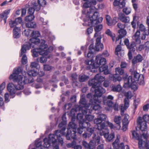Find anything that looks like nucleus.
Wrapping results in <instances>:
<instances>
[{"mask_svg":"<svg viewBox=\"0 0 149 149\" xmlns=\"http://www.w3.org/2000/svg\"><path fill=\"white\" fill-rule=\"evenodd\" d=\"M22 67L14 69L12 74L9 77V79H12L14 82H17L19 84L22 85L23 87L25 84L31 83L34 81L32 77L27 79L24 75V73H22Z\"/></svg>","mask_w":149,"mask_h":149,"instance_id":"obj_3","label":"nucleus"},{"mask_svg":"<svg viewBox=\"0 0 149 149\" xmlns=\"http://www.w3.org/2000/svg\"><path fill=\"white\" fill-rule=\"evenodd\" d=\"M91 99L90 100V103L89 104V108L87 109L88 111L91 112L92 110H96L100 109V104L101 102V100L100 99L94 100Z\"/></svg>","mask_w":149,"mask_h":149,"instance_id":"obj_14","label":"nucleus"},{"mask_svg":"<svg viewBox=\"0 0 149 149\" xmlns=\"http://www.w3.org/2000/svg\"><path fill=\"white\" fill-rule=\"evenodd\" d=\"M10 12V10H5L2 14L0 15V21L3 19L4 23L6 22V19L8 17V15Z\"/></svg>","mask_w":149,"mask_h":149,"instance_id":"obj_31","label":"nucleus"},{"mask_svg":"<svg viewBox=\"0 0 149 149\" xmlns=\"http://www.w3.org/2000/svg\"><path fill=\"white\" fill-rule=\"evenodd\" d=\"M89 78L88 76L85 75H79V80L80 82H84L87 80Z\"/></svg>","mask_w":149,"mask_h":149,"instance_id":"obj_43","label":"nucleus"},{"mask_svg":"<svg viewBox=\"0 0 149 149\" xmlns=\"http://www.w3.org/2000/svg\"><path fill=\"white\" fill-rule=\"evenodd\" d=\"M40 36V34L38 31H33L31 35V36L32 38L30 39L29 43L26 45L28 46L32 45L31 47H34L35 45H37L39 43L40 40L37 38Z\"/></svg>","mask_w":149,"mask_h":149,"instance_id":"obj_11","label":"nucleus"},{"mask_svg":"<svg viewBox=\"0 0 149 149\" xmlns=\"http://www.w3.org/2000/svg\"><path fill=\"white\" fill-rule=\"evenodd\" d=\"M43 147L45 148H48L50 146L51 143L47 138H45L43 140Z\"/></svg>","mask_w":149,"mask_h":149,"instance_id":"obj_40","label":"nucleus"},{"mask_svg":"<svg viewBox=\"0 0 149 149\" xmlns=\"http://www.w3.org/2000/svg\"><path fill=\"white\" fill-rule=\"evenodd\" d=\"M138 118H140L142 120V121H145L149 123V116L147 115H145L143 116L142 118L141 117H139Z\"/></svg>","mask_w":149,"mask_h":149,"instance_id":"obj_49","label":"nucleus"},{"mask_svg":"<svg viewBox=\"0 0 149 149\" xmlns=\"http://www.w3.org/2000/svg\"><path fill=\"white\" fill-rule=\"evenodd\" d=\"M105 33L107 35L110 36L112 38L113 40L114 41L115 36V34L113 35L111 31L109 29H107Z\"/></svg>","mask_w":149,"mask_h":149,"instance_id":"obj_52","label":"nucleus"},{"mask_svg":"<svg viewBox=\"0 0 149 149\" xmlns=\"http://www.w3.org/2000/svg\"><path fill=\"white\" fill-rule=\"evenodd\" d=\"M45 43V40H41L39 48L34 49L32 51V56L33 57H37L38 53L41 55H47L49 53L47 49L48 45Z\"/></svg>","mask_w":149,"mask_h":149,"instance_id":"obj_6","label":"nucleus"},{"mask_svg":"<svg viewBox=\"0 0 149 149\" xmlns=\"http://www.w3.org/2000/svg\"><path fill=\"white\" fill-rule=\"evenodd\" d=\"M136 43L134 42H133L131 43L130 45H129L127 46V47L130 49V50L132 52H134L135 50V49L134 47L136 46Z\"/></svg>","mask_w":149,"mask_h":149,"instance_id":"obj_41","label":"nucleus"},{"mask_svg":"<svg viewBox=\"0 0 149 149\" xmlns=\"http://www.w3.org/2000/svg\"><path fill=\"white\" fill-rule=\"evenodd\" d=\"M121 119V117L120 116H116L114 117V122L117 125V126H116L117 130H119L120 128Z\"/></svg>","mask_w":149,"mask_h":149,"instance_id":"obj_27","label":"nucleus"},{"mask_svg":"<svg viewBox=\"0 0 149 149\" xmlns=\"http://www.w3.org/2000/svg\"><path fill=\"white\" fill-rule=\"evenodd\" d=\"M129 118V116L127 114H125L123 119L122 120V123L126 124H128L129 121L128 119Z\"/></svg>","mask_w":149,"mask_h":149,"instance_id":"obj_45","label":"nucleus"},{"mask_svg":"<svg viewBox=\"0 0 149 149\" xmlns=\"http://www.w3.org/2000/svg\"><path fill=\"white\" fill-rule=\"evenodd\" d=\"M115 135L114 133H112L110 134L109 135V136L108 139H107V141H111L112 139L114 138Z\"/></svg>","mask_w":149,"mask_h":149,"instance_id":"obj_63","label":"nucleus"},{"mask_svg":"<svg viewBox=\"0 0 149 149\" xmlns=\"http://www.w3.org/2000/svg\"><path fill=\"white\" fill-rule=\"evenodd\" d=\"M103 0H91L90 1H87L83 4V7L84 8H90L89 11H87L86 9L82 10V13L85 14L89 17V19L86 22L84 20L85 23L83 24L84 26H91L102 22L103 18L102 17H98L99 13L96 10H97V8L95 7L97 2H101Z\"/></svg>","mask_w":149,"mask_h":149,"instance_id":"obj_1","label":"nucleus"},{"mask_svg":"<svg viewBox=\"0 0 149 149\" xmlns=\"http://www.w3.org/2000/svg\"><path fill=\"white\" fill-rule=\"evenodd\" d=\"M129 100L127 98H125L124 99V106L125 107V109H126L129 107Z\"/></svg>","mask_w":149,"mask_h":149,"instance_id":"obj_62","label":"nucleus"},{"mask_svg":"<svg viewBox=\"0 0 149 149\" xmlns=\"http://www.w3.org/2000/svg\"><path fill=\"white\" fill-rule=\"evenodd\" d=\"M93 139L90 141L89 144L86 141L82 142L83 145L86 149H95L96 145L99 143L100 141V136L94 134Z\"/></svg>","mask_w":149,"mask_h":149,"instance_id":"obj_9","label":"nucleus"},{"mask_svg":"<svg viewBox=\"0 0 149 149\" xmlns=\"http://www.w3.org/2000/svg\"><path fill=\"white\" fill-rule=\"evenodd\" d=\"M81 107L80 106H78L77 107L76 109H75V111L76 112L79 111H81L82 113H79L77 114V118L78 120H79V125L81 126H83V125H85V124H86L88 126V125H90V124L89 122H86L85 120H84L83 119V116L85 114H86L87 112L88 111V110L86 109V113H82L81 109Z\"/></svg>","mask_w":149,"mask_h":149,"instance_id":"obj_12","label":"nucleus"},{"mask_svg":"<svg viewBox=\"0 0 149 149\" xmlns=\"http://www.w3.org/2000/svg\"><path fill=\"white\" fill-rule=\"evenodd\" d=\"M93 46V45L92 44L90 45L89 47V51L87 54V57L88 58H91L93 56V52L91 50L92 49H94Z\"/></svg>","mask_w":149,"mask_h":149,"instance_id":"obj_42","label":"nucleus"},{"mask_svg":"<svg viewBox=\"0 0 149 149\" xmlns=\"http://www.w3.org/2000/svg\"><path fill=\"white\" fill-rule=\"evenodd\" d=\"M87 131L88 132H89V133L88 134L85 132L82 135L83 137L85 138H87V137H89L91 136V134L93 133L94 129L93 127H90L91 125H88V126L87 125Z\"/></svg>","mask_w":149,"mask_h":149,"instance_id":"obj_26","label":"nucleus"},{"mask_svg":"<svg viewBox=\"0 0 149 149\" xmlns=\"http://www.w3.org/2000/svg\"><path fill=\"white\" fill-rule=\"evenodd\" d=\"M17 86H15L13 83H9L7 86L8 91L9 92L11 95H14L17 90H21L23 88L22 85L18 83Z\"/></svg>","mask_w":149,"mask_h":149,"instance_id":"obj_13","label":"nucleus"},{"mask_svg":"<svg viewBox=\"0 0 149 149\" xmlns=\"http://www.w3.org/2000/svg\"><path fill=\"white\" fill-rule=\"evenodd\" d=\"M34 17L33 15L29 14V15L26 17L25 21L26 22H30L33 19Z\"/></svg>","mask_w":149,"mask_h":149,"instance_id":"obj_51","label":"nucleus"},{"mask_svg":"<svg viewBox=\"0 0 149 149\" xmlns=\"http://www.w3.org/2000/svg\"><path fill=\"white\" fill-rule=\"evenodd\" d=\"M106 20L108 25L109 26H111L114 25L117 22L116 18L114 17L112 19L110 17L109 15L106 16Z\"/></svg>","mask_w":149,"mask_h":149,"instance_id":"obj_23","label":"nucleus"},{"mask_svg":"<svg viewBox=\"0 0 149 149\" xmlns=\"http://www.w3.org/2000/svg\"><path fill=\"white\" fill-rule=\"evenodd\" d=\"M13 36L15 38H19L21 35V31L20 28L15 27L13 30Z\"/></svg>","mask_w":149,"mask_h":149,"instance_id":"obj_29","label":"nucleus"},{"mask_svg":"<svg viewBox=\"0 0 149 149\" xmlns=\"http://www.w3.org/2000/svg\"><path fill=\"white\" fill-rule=\"evenodd\" d=\"M142 120L140 118H138L137 120L138 125L139 126L142 132H146L148 128L146 123Z\"/></svg>","mask_w":149,"mask_h":149,"instance_id":"obj_20","label":"nucleus"},{"mask_svg":"<svg viewBox=\"0 0 149 149\" xmlns=\"http://www.w3.org/2000/svg\"><path fill=\"white\" fill-rule=\"evenodd\" d=\"M6 87V83L5 82H3L0 85V95L1 94L2 91Z\"/></svg>","mask_w":149,"mask_h":149,"instance_id":"obj_60","label":"nucleus"},{"mask_svg":"<svg viewBox=\"0 0 149 149\" xmlns=\"http://www.w3.org/2000/svg\"><path fill=\"white\" fill-rule=\"evenodd\" d=\"M139 30L142 32H143L144 34L148 35L149 34V28L146 29L145 26L142 24H141L139 26Z\"/></svg>","mask_w":149,"mask_h":149,"instance_id":"obj_36","label":"nucleus"},{"mask_svg":"<svg viewBox=\"0 0 149 149\" xmlns=\"http://www.w3.org/2000/svg\"><path fill=\"white\" fill-rule=\"evenodd\" d=\"M76 144V142L75 141H73L71 143H69L66 145V146L68 148H74V146Z\"/></svg>","mask_w":149,"mask_h":149,"instance_id":"obj_64","label":"nucleus"},{"mask_svg":"<svg viewBox=\"0 0 149 149\" xmlns=\"http://www.w3.org/2000/svg\"><path fill=\"white\" fill-rule=\"evenodd\" d=\"M122 89V87L119 84L116 86L113 85L112 86V91L114 92H119Z\"/></svg>","mask_w":149,"mask_h":149,"instance_id":"obj_37","label":"nucleus"},{"mask_svg":"<svg viewBox=\"0 0 149 149\" xmlns=\"http://www.w3.org/2000/svg\"><path fill=\"white\" fill-rule=\"evenodd\" d=\"M115 71L116 73H118L120 75H123V79H124V80L125 79L127 78L128 75L127 73H124V70L122 68L119 67L116 68Z\"/></svg>","mask_w":149,"mask_h":149,"instance_id":"obj_24","label":"nucleus"},{"mask_svg":"<svg viewBox=\"0 0 149 149\" xmlns=\"http://www.w3.org/2000/svg\"><path fill=\"white\" fill-rule=\"evenodd\" d=\"M95 61L96 62V66L97 68L100 65H105L106 60L105 58H102L101 56L100 55H97L95 58Z\"/></svg>","mask_w":149,"mask_h":149,"instance_id":"obj_19","label":"nucleus"},{"mask_svg":"<svg viewBox=\"0 0 149 149\" xmlns=\"http://www.w3.org/2000/svg\"><path fill=\"white\" fill-rule=\"evenodd\" d=\"M103 102L104 104H106L109 107L112 106L113 104L111 100H107V99H105V98L104 99Z\"/></svg>","mask_w":149,"mask_h":149,"instance_id":"obj_48","label":"nucleus"},{"mask_svg":"<svg viewBox=\"0 0 149 149\" xmlns=\"http://www.w3.org/2000/svg\"><path fill=\"white\" fill-rule=\"evenodd\" d=\"M143 60V58L142 56L140 55H138L135 57H134L132 61L133 64L134 65L136 63L141 62Z\"/></svg>","mask_w":149,"mask_h":149,"instance_id":"obj_35","label":"nucleus"},{"mask_svg":"<svg viewBox=\"0 0 149 149\" xmlns=\"http://www.w3.org/2000/svg\"><path fill=\"white\" fill-rule=\"evenodd\" d=\"M102 130H100V132H99V134L101 136H104V137L107 140V139H108L109 136V133L108 132H105Z\"/></svg>","mask_w":149,"mask_h":149,"instance_id":"obj_50","label":"nucleus"},{"mask_svg":"<svg viewBox=\"0 0 149 149\" xmlns=\"http://www.w3.org/2000/svg\"><path fill=\"white\" fill-rule=\"evenodd\" d=\"M83 126H80L79 125V127L77 129L78 130V133L79 134H81L84 131V129L85 128V127H86V124H85V125H84Z\"/></svg>","mask_w":149,"mask_h":149,"instance_id":"obj_53","label":"nucleus"},{"mask_svg":"<svg viewBox=\"0 0 149 149\" xmlns=\"http://www.w3.org/2000/svg\"><path fill=\"white\" fill-rule=\"evenodd\" d=\"M140 35V31H137L132 37L133 40L138 44H140L141 43Z\"/></svg>","mask_w":149,"mask_h":149,"instance_id":"obj_30","label":"nucleus"},{"mask_svg":"<svg viewBox=\"0 0 149 149\" xmlns=\"http://www.w3.org/2000/svg\"><path fill=\"white\" fill-rule=\"evenodd\" d=\"M105 80L104 77L101 76L100 74H97L93 79L90 80L88 81V85L91 86L93 85H97V84H99V86H101V83Z\"/></svg>","mask_w":149,"mask_h":149,"instance_id":"obj_15","label":"nucleus"},{"mask_svg":"<svg viewBox=\"0 0 149 149\" xmlns=\"http://www.w3.org/2000/svg\"><path fill=\"white\" fill-rule=\"evenodd\" d=\"M79 102L81 104L83 105H84V106H82L81 105L79 106H81V109L82 113L84 114L86 113V109L87 110V109L89 108V104H86V100L84 98H81L80 99Z\"/></svg>","mask_w":149,"mask_h":149,"instance_id":"obj_21","label":"nucleus"},{"mask_svg":"<svg viewBox=\"0 0 149 149\" xmlns=\"http://www.w3.org/2000/svg\"><path fill=\"white\" fill-rule=\"evenodd\" d=\"M85 63L88 65L86 68L87 69L90 70L91 72H95L97 70L95 60L94 62L93 60L87 59L85 61Z\"/></svg>","mask_w":149,"mask_h":149,"instance_id":"obj_18","label":"nucleus"},{"mask_svg":"<svg viewBox=\"0 0 149 149\" xmlns=\"http://www.w3.org/2000/svg\"><path fill=\"white\" fill-rule=\"evenodd\" d=\"M125 96L126 97L125 98H127L129 100L132 97L133 95L132 92L129 91L125 93Z\"/></svg>","mask_w":149,"mask_h":149,"instance_id":"obj_54","label":"nucleus"},{"mask_svg":"<svg viewBox=\"0 0 149 149\" xmlns=\"http://www.w3.org/2000/svg\"><path fill=\"white\" fill-rule=\"evenodd\" d=\"M65 115H64L62 117V121L59 124L58 127L61 128V130H57L56 131V134L57 136L58 139V142L61 145L63 146V139L61 137L65 135V131L66 129L65 125L66 124V122L65 118Z\"/></svg>","mask_w":149,"mask_h":149,"instance_id":"obj_5","label":"nucleus"},{"mask_svg":"<svg viewBox=\"0 0 149 149\" xmlns=\"http://www.w3.org/2000/svg\"><path fill=\"white\" fill-rule=\"evenodd\" d=\"M94 117L92 115L87 114L85 116V118L86 120L89 121H92L94 119Z\"/></svg>","mask_w":149,"mask_h":149,"instance_id":"obj_55","label":"nucleus"},{"mask_svg":"<svg viewBox=\"0 0 149 149\" xmlns=\"http://www.w3.org/2000/svg\"><path fill=\"white\" fill-rule=\"evenodd\" d=\"M118 37L116 39V43H117L120 39L123 38L126 34V31L125 29L119 30H118Z\"/></svg>","mask_w":149,"mask_h":149,"instance_id":"obj_25","label":"nucleus"},{"mask_svg":"<svg viewBox=\"0 0 149 149\" xmlns=\"http://www.w3.org/2000/svg\"><path fill=\"white\" fill-rule=\"evenodd\" d=\"M106 118L107 116L105 115L100 113L98 115L97 118L94 120V123L96 124L97 128L98 130H102L106 128L105 124L102 122L106 120Z\"/></svg>","mask_w":149,"mask_h":149,"instance_id":"obj_10","label":"nucleus"},{"mask_svg":"<svg viewBox=\"0 0 149 149\" xmlns=\"http://www.w3.org/2000/svg\"><path fill=\"white\" fill-rule=\"evenodd\" d=\"M102 28V25L100 24L97 26L94 29L95 31L96 32H100V31Z\"/></svg>","mask_w":149,"mask_h":149,"instance_id":"obj_59","label":"nucleus"},{"mask_svg":"<svg viewBox=\"0 0 149 149\" xmlns=\"http://www.w3.org/2000/svg\"><path fill=\"white\" fill-rule=\"evenodd\" d=\"M122 52V54L120 55L122 56L124 54V52L121 50V46L120 45H118L116 48L115 54L116 55H118L119 54H120L121 52Z\"/></svg>","mask_w":149,"mask_h":149,"instance_id":"obj_38","label":"nucleus"},{"mask_svg":"<svg viewBox=\"0 0 149 149\" xmlns=\"http://www.w3.org/2000/svg\"><path fill=\"white\" fill-rule=\"evenodd\" d=\"M26 26L29 28H34L36 26V23L34 22H29L26 24Z\"/></svg>","mask_w":149,"mask_h":149,"instance_id":"obj_39","label":"nucleus"},{"mask_svg":"<svg viewBox=\"0 0 149 149\" xmlns=\"http://www.w3.org/2000/svg\"><path fill=\"white\" fill-rule=\"evenodd\" d=\"M35 145L36 147V148L37 149V148H39L40 147L41 148L42 147H43L42 146V143L41 142L40 140H36L35 141Z\"/></svg>","mask_w":149,"mask_h":149,"instance_id":"obj_58","label":"nucleus"},{"mask_svg":"<svg viewBox=\"0 0 149 149\" xmlns=\"http://www.w3.org/2000/svg\"><path fill=\"white\" fill-rule=\"evenodd\" d=\"M100 34V32H95L94 35V37H97L94 50L97 51H100V49H102L104 48L103 45L101 43V39L102 37Z\"/></svg>","mask_w":149,"mask_h":149,"instance_id":"obj_16","label":"nucleus"},{"mask_svg":"<svg viewBox=\"0 0 149 149\" xmlns=\"http://www.w3.org/2000/svg\"><path fill=\"white\" fill-rule=\"evenodd\" d=\"M39 66V65L38 63L33 62H31L30 66L32 68H34L37 69Z\"/></svg>","mask_w":149,"mask_h":149,"instance_id":"obj_56","label":"nucleus"},{"mask_svg":"<svg viewBox=\"0 0 149 149\" xmlns=\"http://www.w3.org/2000/svg\"><path fill=\"white\" fill-rule=\"evenodd\" d=\"M120 0H114L113 3V4L114 6H119V5H122V7H123L125 5V3L123 2H122L121 3H120Z\"/></svg>","mask_w":149,"mask_h":149,"instance_id":"obj_44","label":"nucleus"},{"mask_svg":"<svg viewBox=\"0 0 149 149\" xmlns=\"http://www.w3.org/2000/svg\"><path fill=\"white\" fill-rule=\"evenodd\" d=\"M77 126L76 125L72 122H70L69 123L67 127V132L65 136L67 140H70V137L74 140L76 139V134L77 133L76 128Z\"/></svg>","mask_w":149,"mask_h":149,"instance_id":"obj_7","label":"nucleus"},{"mask_svg":"<svg viewBox=\"0 0 149 149\" xmlns=\"http://www.w3.org/2000/svg\"><path fill=\"white\" fill-rule=\"evenodd\" d=\"M99 70L100 72H103L106 75L110 73L107 65H102L99 68Z\"/></svg>","mask_w":149,"mask_h":149,"instance_id":"obj_34","label":"nucleus"},{"mask_svg":"<svg viewBox=\"0 0 149 149\" xmlns=\"http://www.w3.org/2000/svg\"><path fill=\"white\" fill-rule=\"evenodd\" d=\"M111 79L114 82H116V81H120L122 79L121 77L118 74H115L110 76Z\"/></svg>","mask_w":149,"mask_h":149,"instance_id":"obj_32","label":"nucleus"},{"mask_svg":"<svg viewBox=\"0 0 149 149\" xmlns=\"http://www.w3.org/2000/svg\"><path fill=\"white\" fill-rule=\"evenodd\" d=\"M132 74L133 75V79L132 76H130L125 79L123 87L126 88H131L135 91L137 89V83L141 85L144 84V77L143 75H140L135 71L132 72Z\"/></svg>","mask_w":149,"mask_h":149,"instance_id":"obj_2","label":"nucleus"},{"mask_svg":"<svg viewBox=\"0 0 149 149\" xmlns=\"http://www.w3.org/2000/svg\"><path fill=\"white\" fill-rule=\"evenodd\" d=\"M9 24L11 27H13L17 25L15 20V21H10L9 22Z\"/></svg>","mask_w":149,"mask_h":149,"instance_id":"obj_61","label":"nucleus"},{"mask_svg":"<svg viewBox=\"0 0 149 149\" xmlns=\"http://www.w3.org/2000/svg\"><path fill=\"white\" fill-rule=\"evenodd\" d=\"M38 74V72L34 70H29L27 73V74L30 77H35Z\"/></svg>","mask_w":149,"mask_h":149,"instance_id":"obj_47","label":"nucleus"},{"mask_svg":"<svg viewBox=\"0 0 149 149\" xmlns=\"http://www.w3.org/2000/svg\"><path fill=\"white\" fill-rule=\"evenodd\" d=\"M31 46L32 45L28 46L27 45H25L22 47L20 56H22L21 61L22 63L23 64H25L27 62V58L25 54L26 50L27 49H29Z\"/></svg>","mask_w":149,"mask_h":149,"instance_id":"obj_17","label":"nucleus"},{"mask_svg":"<svg viewBox=\"0 0 149 149\" xmlns=\"http://www.w3.org/2000/svg\"><path fill=\"white\" fill-rule=\"evenodd\" d=\"M123 12L126 15H128L130 13L131 9L129 8H125L123 9Z\"/></svg>","mask_w":149,"mask_h":149,"instance_id":"obj_57","label":"nucleus"},{"mask_svg":"<svg viewBox=\"0 0 149 149\" xmlns=\"http://www.w3.org/2000/svg\"><path fill=\"white\" fill-rule=\"evenodd\" d=\"M119 18L122 22L125 23H128L130 21L129 17L126 16L124 14L120 13L119 15Z\"/></svg>","mask_w":149,"mask_h":149,"instance_id":"obj_28","label":"nucleus"},{"mask_svg":"<svg viewBox=\"0 0 149 149\" xmlns=\"http://www.w3.org/2000/svg\"><path fill=\"white\" fill-rule=\"evenodd\" d=\"M132 136L133 138L139 140V147L140 149H142L143 148V146L145 147V144L147 143L148 144L149 140L148 139H149V135L147 133L145 134L144 133L141 134V138L139 137V135L137 134L135 131H133L132 132Z\"/></svg>","mask_w":149,"mask_h":149,"instance_id":"obj_4","label":"nucleus"},{"mask_svg":"<svg viewBox=\"0 0 149 149\" xmlns=\"http://www.w3.org/2000/svg\"><path fill=\"white\" fill-rule=\"evenodd\" d=\"M91 91L92 92L95 91V94L93 96V99L98 100L102 95L103 93L105 92V90L99 86V84H97V85H92Z\"/></svg>","mask_w":149,"mask_h":149,"instance_id":"obj_8","label":"nucleus"},{"mask_svg":"<svg viewBox=\"0 0 149 149\" xmlns=\"http://www.w3.org/2000/svg\"><path fill=\"white\" fill-rule=\"evenodd\" d=\"M46 1L45 0H38V3H35L33 4L36 11H39L40 9L41 6H44L46 4Z\"/></svg>","mask_w":149,"mask_h":149,"instance_id":"obj_22","label":"nucleus"},{"mask_svg":"<svg viewBox=\"0 0 149 149\" xmlns=\"http://www.w3.org/2000/svg\"><path fill=\"white\" fill-rule=\"evenodd\" d=\"M42 56H41L40 58H38L37 59V61L38 62H40L41 63H45L47 61V58L45 56V55H42Z\"/></svg>","mask_w":149,"mask_h":149,"instance_id":"obj_46","label":"nucleus"},{"mask_svg":"<svg viewBox=\"0 0 149 149\" xmlns=\"http://www.w3.org/2000/svg\"><path fill=\"white\" fill-rule=\"evenodd\" d=\"M51 143L56 142V138L58 139L57 135L56 134V131L54 134H50L47 138ZM58 140V139H57Z\"/></svg>","mask_w":149,"mask_h":149,"instance_id":"obj_33","label":"nucleus"}]
</instances>
